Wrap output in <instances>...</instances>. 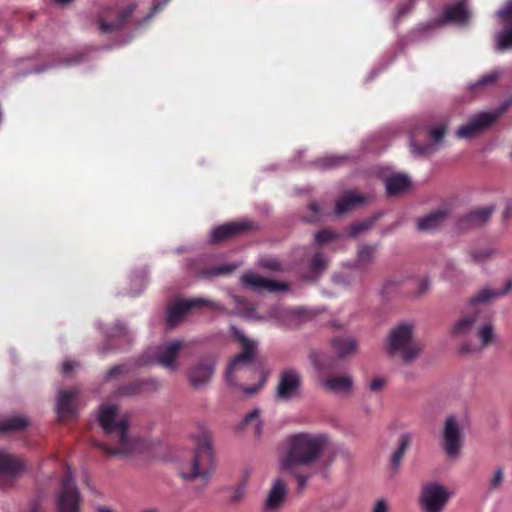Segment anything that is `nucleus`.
Instances as JSON below:
<instances>
[{
    "instance_id": "nucleus-1",
    "label": "nucleus",
    "mask_w": 512,
    "mask_h": 512,
    "mask_svg": "<svg viewBox=\"0 0 512 512\" xmlns=\"http://www.w3.org/2000/svg\"><path fill=\"white\" fill-rule=\"evenodd\" d=\"M329 439L324 434L297 433L289 436L285 450L279 460V469L297 481L302 492L308 481L317 474L316 463L328 446Z\"/></svg>"
},
{
    "instance_id": "nucleus-2",
    "label": "nucleus",
    "mask_w": 512,
    "mask_h": 512,
    "mask_svg": "<svg viewBox=\"0 0 512 512\" xmlns=\"http://www.w3.org/2000/svg\"><path fill=\"white\" fill-rule=\"evenodd\" d=\"M511 287L512 281L508 280L503 289L484 288L469 301L464 314L454 323L451 334L456 338L464 339L476 333L481 345L475 347L465 343L461 347L462 352L480 351L490 343L493 338V327L489 321V311L484 304L505 295Z\"/></svg>"
},
{
    "instance_id": "nucleus-3",
    "label": "nucleus",
    "mask_w": 512,
    "mask_h": 512,
    "mask_svg": "<svg viewBox=\"0 0 512 512\" xmlns=\"http://www.w3.org/2000/svg\"><path fill=\"white\" fill-rule=\"evenodd\" d=\"M98 422L105 435L113 443L104 444L98 441L93 445L108 455L129 456L137 449V442L129 437V420L118 413V407L112 404L101 405L98 411Z\"/></svg>"
},
{
    "instance_id": "nucleus-4",
    "label": "nucleus",
    "mask_w": 512,
    "mask_h": 512,
    "mask_svg": "<svg viewBox=\"0 0 512 512\" xmlns=\"http://www.w3.org/2000/svg\"><path fill=\"white\" fill-rule=\"evenodd\" d=\"M229 297L235 304V311H229L219 302H215L208 298L198 297L183 299L175 302L169 307L167 313V326L168 328H174L186 315V313L194 308H200L204 306L212 307L214 310L227 315L238 314L245 318L255 319V309L249 305V303L242 297L229 292Z\"/></svg>"
},
{
    "instance_id": "nucleus-5",
    "label": "nucleus",
    "mask_w": 512,
    "mask_h": 512,
    "mask_svg": "<svg viewBox=\"0 0 512 512\" xmlns=\"http://www.w3.org/2000/svg\"><path fill=\"white\" fill-rule=\"evenodd\" d=\"M215 470L212 444L207 432L197 437L193 456L179 466L180 476L185 481L197 482L202 488L207 485Z\"/></svg>"
},
{
    "instance_id": "nucleus-6",
    "label": "nucleus",
    "mask_w": 512,
    "mask_h": 512,
    "mask_svg": "<svg viewBox=\"0 0 512 512\" xmlns=\"http://www.w3.org/2000/svg\"><path fill=\"white\" fill-rule=\"evenodd\" d=\"M413 328L412 324L403 323L395 327L389 336V352L400 353L405 363L414 361L421 351L420 345L413 340Z\"/></svg>"
},
{
    "instance_id": "nucleus-7",
    "label": "nucleus",
    "mask_w": 512,
    "mask_h": 512,
    "mask_svg": "<svg viewBox=\"0 0 512 512\" xmlns=\"http://www.w3.org/2000/svg\"><path fill=\"white\" fill-rule=\"evenodd\" d=\"M183 344L180 340H173L159 345L154 350L145 351L136 361L138 367L160 365L169 371L178 369L177 358Z\"/></svg>"
},
{
    "instance_id": "nucleus-8",
    "label": "nucleus",
    "mask_w": 512,
    "mask_h": 512,
    "mask_svg": "<svg viewBox=\"0 0 512 512\" xmlns=\"http://www.w3.org/2000/svg\"><path fill=\"white\" fill-rule=\"evenodd\" d=\"M81 495L73 473L67 468L56 496L57 512H80Z\"/></svg>"
},
{
    "instance_id": "nucleus-9",
    "label": "nucleus",
    "mask_w": 512,
    "mask_h": 512,
    "mask_svg": "<svg viewBox=\"0 0 512 512\" xmlns=\"http://www.w3.org/2000/svg\"><path fill=\"white\" fill-rule=\"evenodd\" d=\"M511 105L510 101L504 102L499 108L489 111L480 112L473 115L469 121L459 127L456 132L458 138L471 139L484 129L491 126Z\"/></svg>"
},
{
    "instance_id": "nucleus-10",
    "label": "nucleus",
    "mask_w": 512,
    "mask_h": 512,
    "mask_svg": "<svg viewBox=\"0 0 512 512\" xmlns=\"http://www.w3.org/2000/svg\"><path fill=\"white\" fill-rule=\"evenodd\" d=\"M230 330L233 336L241 343L243 347V351L231 361L225 373V380L227 384L236 386V382L233 379V373L241 366L247 365L254 360L257 349V342L248 339L245 334L235 325H231Z\"/></svg>"
},
{
    "instance_id": "nucleus-11",
    "label": "nucleus",
    "mask_w": 512,
    "mask_h": 512,
    "mask_svg": "<svg viewBox=\"0 0 512 512\" xmlns=\"http://www.w3.org/2000/svg\"><path fill=\"white\" fill-rule=\"evenodd\" d=\"M136 8V4L130 3L125 7L107 6L98 14V26L102 33H111L123 27Z\"/></svg>"
},
{
    "instance_id": "nucleus-12",
    "label": "nucleus",
    "mask_w": 512,
    "mask_h": 512,
    "mask_svg": "<svg viewBox=\"0 0 512 512\" xmlns=\"http://www.w3.org/2000/svg\"><path fill=\"white\" fill-rule=\"evenodd\" d=\"M450 494L439 483L432 482L423 486L420 494V507L423 512H442Z\"/></svg>"
},
{
    "instance_id": "nucleus-13",
    "label": "nucleus",
    "mask_w": 512,
    "mask_h": 512,
    "mask_svg": "<svg viewBox=\"0 0 512 512\" xmlns=\"http://www.w3.org/2000/svg\"><path fill=\"white\" fill-rule=\"evenodd\" d=\"M301 385L302 377L299 371L293 368L284 369L279 374L275 397L282 401L292 400L298 396Z\"/></svg>"
},
{
    "instance_id": "nucleus-14",
    "label": "nucleus",
    "mask_w": 512,
    "mask_h": 512,
    "mask_svg": "<svg viewBox=\"0 0 512 512\" xmlns=\"http://www.w3.org/2000/svg\"><path fill=\"white\" fill-rule=\"evenodd\" d=\"M216 362L212 357L198 360L187 372L189 384L195 389H201L208 385L215 372Z\"/></svg>"
},
{
    "instance_id": "nucleus-15",
    "label": "nucleus",
    "mask_w": 512,
    "mask_h": 512,
    "mask_svg": "<svg viewBox=\"0 0 512 512\" xmlns=\"http://www.w3.org/2000/svg\"><path fill=\"white\" fill-rule=\"evenodd\" d=\"M243 288L256 293L287 291L289 286L267 279L256 272L248 271L240 278Z\"/></svg>"
},
{
    "instance_id": "nucleus-16",
    "label": "nucleus",
    "mask_w": 512,
    "mask_h": 512,
    "mask_svg": "<svg viewBox=\"0 0 512 512\" xmlns=\"http://www.w3.org/2000/svg\"><path fill=\"white\" fill-rule=\"evenodd\" d=\"M444 437V450L450 457H456L459 455L463 431L462 426L453 415L447 417L443 430Z\"/></svg>"
},
{
    "instance_id": "nucleus-17",
    "label": "nucleus",
    "mask_w": 512,
    "mask_h": 512,
    "mask_svg": "<svg viewBox=\"0 0 512 512\" xmlns=\"http://www.w3.org/2000/svg\"><path fill=\"white\" fill-rule=\"evenodd\" d=\"M287 495V484L282 478H276L268 492L264 504V512H277L283 505Z\"/></svg>"
},
{
    "instance_id": "nucleus-18",
    "label": "nucleus",
    "mask_w": 512,
    "mask_h": 512,
    "mask_svg": "<svg viewBox=\"0 0 512 512\" xmlns=\"http://www.w3.org/2000/svg\"><path fill=\"white\" fill-rule=\"evenodd\" d=\"M430 135L434 143H427L423 145L416 144L414 134L410 136V148L414 156H429L435 153L438 149L437 144L443 139L445 135V128L443 126L431 128Z\"/></svg>"
},
{
    "instance_id": "nucleus-19",
    "label": "nucleus",
    "mask_w": 512,
    "mask_h": 512,
    "mask_svg": "<svg viewBox=\"0 0 512 512\" xmlns=\"http://www.w3.org/2000/svg\"><path fill=\"white\" fill-rule=\"evenodd\" d=\"M78 394L77 389L59 392L57 396L56 410L59 418L70 419L77 416L74 399Z\"/></svg>"
},
{
    "instance_id": "nucleus-20",
    "label": "nucleus",
    "mask_w": 512,
    "mask_h": 512,
    "mask_svg": "<svg viewBox=\"0 0 512 512\" xmlns=\"http://www.w3.org/2000/svg\"><path fill=\"white\" fill-rule=\"evenodd\" d=\"M251 227V223L247 220L238 222H229L214 228L211 232V241L220 242L235 236Z\"/></svg>"
},
{
    "instance_id": "nucleus-21",
    "label": "nucleus",
    "mask_w": 512,
    "mask_h": 512,
    "mask_svg": "<svg viewBox=\"0 0 512 512\" xmlns=\"http://www.w3.org/2000/svg\"><path fill=\"white\" fill-rule=\"evenodd\" d=\"M25 463L22 459L0 451V476L12 478L25 470Z\"/></svg>"
},
{
    "instance_id": "nucleus-22",
    "label": "nucleus",
    "mask_w": 512,
    "mask_h": 512,
    "mask_svg": "<svg viewBox=\"0 0 512 512\" xmlns=\"http://www.w3.org/2000/svg\"><path fill=\"white\" fill-rule=\"evenodd\" d=\"M366 200V197H364L361 194H358L355 191H347L336 202L335 213L337 215H342L356 207L361 206L366 202Z\"/></svg>"
},
{
    "instance_id": "nucleus-23",
    "label": "nucleus",
    "mask_w": 512,
    "mask_h": 512,
    "mask_svg": "<svg viewBox=\"0 0 512 512\" xmlns=\"http://www.w3.org/2000/svg\"><path fill=\"white\" fill-rule=\"evenodd\" d=\"M321 386L335 394L348 393L353 388V379L350 375L329 377L321 381Z\"/></svg>"
},
{
    "instance_id": "nucleus-24",
    "label": "nucleus",
    "mask_w": 512,
    "mask_h": 512,
    "mask_svg": "<svg viewBox=\"0 0 512 512\" xmlns=\"http://www.w3.org/2000/svg\"><path fill=\"white\" fill-rule=\"evenodd\" d=\"M161 386V382L156 378L137 380L120 389L122 395H135L143 391H156Z\"/></svg>"
},
{
    "instance_id": "nucleus-25",
    "label": "nucleus",
    "mask_w": 512,
    "mask_h": 512,
    "mask_svg": "<svg viewBox=\"0 0 512 512\" xmlns=\"http://www.w3.org/2000/svg\"><path fill=\"white\" fill-rule=\"evenodd\" d=\"M446 217L447 211L445 209L434 211L417 220V229L423 232L433 231L441 226Z\"/></svg>"
},
{
    "instance_id": "nucleus-26",
    "label": "nucleus",
    "mask_w": 512,
    "mask_h": 512,
    "mask_svg": "<svg viewBox=\"0 0 512 512\" xmlns=\"http://www.w3.org/2000/svg\"><path fill=\"white\" fill-rule=\"evenodd\" d=\"M331 345L339 358L350 355L358 347L356 339L350 336L333 337L331 339Z\"/></svg>"
},
{
    "instance_id": "nucleus-27",
    "label": "nucleus",
    "mask_w": 512,
    "mask_h": 512,
    "mask_svg": "<svg viewBox=\"0 0 512 512\" xmlns=\"http://www.w3.org/2000/svg\"><path fill=\"white\" fill-rule=\"evenodd\" d=\"M469 12L464 2L448 6L444 11V21L465 24L469 19Z\"/></svg>"
},
{
    "instance_id": "nucleus-28",
    "label": "nucleus",
    "mask_w": 512,
    "mask_h": 512,
    "mask_svg": "<svg viewBox=\"0 0 512 512\" xmlns=\"http://www.w3.org/2000/svg\"><path fill=\"white\" fill-rule=\"evenodd\" d=\"M409 185L410 179L404 174H392L385 179V187L389 196L405 191Z\"/></svg>"
},
{
    "instance_id": "nucleus-29",
    "label": "nucleus",
    "mask_w": 512,
    "mask_h": 512,
    "mask_svg": "<svg viewBox=\"0 0 512 512\" xmlns=\"http://www.w3.org/2000/svg\"><path fill=\"white\" fill-rule=\"evenodd\" d=\"M494 210V205L477 208L467 214L465 221L472 226H480L489 220Z\"/></svg>"
},
{
    "instance_id": "nucleus-30",
    "label": "nucleus",
    "mask_w": 512,
    "mask_h": 512,
    "mask_svg": "<svg viewBox=\"0 0 512 512\" xmlns=\"http://www.w3.org/2000/svg\"><path fill=\"white\" fill-rule=\"evenodd\" d=\"M411 442V434L410 433H403L400 436L398 448L392 453L390 463L391 468L394 471H397L400 467L401 460L403 458V455L405 453V450L409 446Z\"/></svg>"
},
{
    "instance_id": "nucleus-31",
    "label": "nucleus",
    "mask_w": 512,
    "mask_h": 512,
    "mask_svg": "<svg viewBox=\"0 0 512 512\" xmlns=\"http://www.w3.org/2000/svg\"><path fill=\"white\" fill-rule=\"evenodd\" d=\"M495 49L504 52L512 49V27L500 31L495 36Z\"/></svg>"
},
{
    "instance_id": "nucleus-32",
    "label": "nucleus",
    "mask_w": 512,
    "mask_h": 512,
    "mask_svg": "<svg viewBox=\"0 0 512 512\" xmlns=\"http://www.w3.org/2000/svg\"><path fill=\"white\" fill-rule=\"evenodd\" d=\"M28 420L24 416H12L0 421V432L15 431L26 427Z\"/></svg>"
},
{
    "instance_id": "nucleus-33",
    "label": "nucleus",
    "mask_w": 512,
    "mask_h": 512,
    "mask_svg": "<svg viewBox=\"0 0 512 512\" xmlns=\"http://www.w3.org/2000/svg\"><path fill=\"white\" fill-rule=\"evenodd\" d=\"M237 268V264L230 263L225 265H219L213 268L205 269L199 272V275L203 278H213L224 274H229Z\"/></svg>"
},
{
    "instance_id": "nucleus-34",
    "label": "nucleus",
    "mask_w": 512,
    "mask_h": 512,
    "mask_svg": "<svg viewBox=\"0 0 512 512\" xmlns=\"http://www.w3.org/2000/svg\"><path fill=\"white\" fill-rule=\"evenodd\" d=\"M260 409L254 408L250 413H248L243 419V426H247L252 422H255L253 426V433L255 436L260 437L263 433V423L259 418Z\"/></svg>"
},
{
    "instance_id": "nucleus-35",
    "label": "nucleus",
    "mask_w": 512,
    "mask_h": 512,
    "mask_svg": "<svg viewBox=\"0 0 512 512\" xmlns=\"http://www.w3.org/2000/svg\"><path fill=\"white\" fill-rule=\"evenodd\" d=\"M500 73L498 71H491L482 77H480L476 82L471 83L469 85L470 91H476L479 88L492 85L499 78Z\"/></svg>"
},
{
    "instance_id": "nucleus-36",
    "label": "nucleus",
    "mask_w": 512,
    "mask_h": 512,
    "mask_svg": "<svg viewBox=\"0 0 512 512\" xmlns=\"http://www.w3.org/2000/svg\"><path fill=\"white\" fill-rule=\"evenodd\" d=\"M347 159L346 156H325L315 161V165L320 169H332L338 167Z\"/></svg>"
},
{
    "instance_id": "nucleus-37",
    "label": "nucleus",
    "mask_w": 512,
    "mask_h": 512,
    "mask_svg": "<svg viewBox=\"0 0 512 512\" xmlns=\"http://www.w3.org/2000/svg\"><path fill=\"white\" fill-rule=\"evenodd\" d=\"M257 265L260 268L272 271V272H278L282 269V264L279 261V259L271 256H263L259 258Z\"/></svg>"
},
{
    "instance_id": "nucleus-38",
    "label": "nucleus",
    "mask_w": 512,
    "mask_h": 512,
    "mask_svg": "<svg viewBox=\"0 0 512 512\" xmlns=\"http://www.w3.org/2000/svg\"><path fill=\"white\" fill-rule=\"evenodd\" d=\"M328 266V259L322 253L313 255L310 262V270L315 274L322 273Z\"/></svg>"
},
{
    "instance_id": "nucleus-39",
    "label": "nucleus",
    "mask_w": 512,
    "mask_h": 512,
    "mask_svg": "<svg viewBox=\"0 0 512 512\" xmlns=\"http://www.w3.org/2000/svg\"><path fill=\"white\" fill-rule=\"evenodd\" d=\"M375 252H376L375 246L365 245V246L360 247L357 252L356 265H364V264L369 263L372 260Z\"/></svg>"
},
{
    "instance_id": "nucleus-40",
    "label": "nucleus",
    "mask_w": 512,
    "mask_h": 512,
    "mask_svg": "<svg viewBox=\"0 0 512 512\" xmlns=\"http://www.w3.org/2000/svg\"><path fill=\"white\" fill-rule=\"evenodd\" d=\"M131 285L135 286V288H130L127 291V295L129 296H138L145 287V275L143 274H135L130 276Z\"/></svg>"
},
{
    "instance_id": "nucleus-41",
    "label": "nucleus",
    "mask_w": 512,
    "mask_h": 512,
    "mask_svg": "<svg viewBox=\"0 0 512 512\" xmlns=\"http://www.w3.org/2000/svg\"><path fill=\"white\" fill-rule=\"evenodd\" d=\"M496 15L501 18L506 24L512 23V0L496 12Z\"/></svg>"
},
{
    "instance_id": "nucleus-42",
    "label": "nucleus",
    "mask_w": 512,
    "mask_h": 512,
    "mask_svg": "<svg viewBox=\"0 0 512 512\" xmlns=\"http://www.w3.org/2000/svg\"><path fill=\"white\" fill-rule=\"evenodd\" d=\"M371 226L372 222L369 221L354 223L350 226L349 234L352 237H356L359 234L369 230Z\"/></svg>"
},
{
    "instance_id": "nucleus-43",
    "label": "nucleus",
    "mask_w": 512,
    "mask_h": 512,
    "mask_svg": "<svg viewBox=\"0 0 512 512\" xmlns=\"http://www.w3.org/2000/svg\"><path fill=\"white\" fill-rule=\"evenodd\" d=\"M336 238V235L328 230H321L315 234V242L318 244L328 243Z\"/></svg>"
},
{
    "instance_id": "nucleus-44",
    "label": "nucleus",
    "mask_w": 512,
    "mask_h": 512,
    "mask_svg": "<svg viewBox=\"0 0 512 512\" xmlns=\"http://www.w3.org/2000/svg\"><path fill=\"white\" fill-rule=\"evenodd\" d=\"M492 255L491 250H483V251H471L470 257L471 260L475 263L485 262Z\"/></svg>"
},
{
    "instance_id": "nucleus-45",
    "label": "nucleus",
    "mask_w": 512,
    "mask_h": 512,
    "mask_svg": "<svg viewBox=\"0 0 512 512\" xmlns=\"http://www.w3.org/2000/svg\"><path fill=\"white\" fill-rule=\"evenodd\" d=\"M503 482V470L501 468L496 469L493 478L490 481V490L498 489Z\"/></svg>"
},
{
    "instance_id": "nucleus-46",
    "label": "nucleus",
    "mask_w": 512,
    "mask_h": 512,
    "mask_svg": "<svg viewBox=\"0 0 512 512\" xmlns=\"http://www.w3.org/2000/svg\"><path fill=\"white\" fill-rule=\"evenodd\" d=\"M415 0H409L406 4L400 6L397 11L395 21H398L401 17L405 16L414 6Z\"/></svg>"
},
{
    "instance_id": "nucleus-47",
    "label": "nucleus",
    "mask_w": 512,
    "mask_h": 512,
    "mask_svg": "<svg viewBox=\"0 0 512 512\" xmlns=\"http://www.w3.org/2000/svg\"><path fill=\"white\" fill-rule=\"evenodd\" d=\"M389 510V503L385 499H378L374 503L371 512H389Z\"/></svg>"
},
{
    "instance_id": "nucleus-48",
    "label": "nucleus",
    "mask_w": 512,
    "mask_h": 512,
    "mask_svg": "<svg viewBox=\"0 0 512 512\" xmlns=\"http://www.w3.org/2000/svg\"><path fill=\"white\" fill-rule=\"evenodd\" d=\"M245 484L237 486L230 495V501L238 502L244 497Z\"/></svg>"
},
{
    "instance_id": "nucleus-49",
    "label": "nucleus",
    "mask_w": 512,
    "mask_h": 512,
    "mask_svg": "<svg viewBox=\"0 0 512 512\" xmlns=\"http://www.w3.org/2000/svg\"><path fill=\"white\" fill-rule=\"evenodd\" d=\"M127 370L125 365H116L112 367L105 375L106 380H110L116 377L118 374L123 373Z\"/></svg>"
},
{
    "instance_id": "nucleus-50",
    "label": "nucleus",
    "mask_w": 512,
    "mask_h": 512,
    "mask_svg": "<svg viewBox=\"0 0 512 512\" xmlns=\"http://www.w3.org/2000/svg\"><path fill=\"white\" fill-rule=\"evenodd\" d=\"M309 209L313 212V215L308 218H305V221H307V222L317 221L319 219V215H320L319 205L317 203H311L309 206Z\"/></svg>"
},
{
    "instance_id": "nucleus-51",
    "label": "nucleus",
    "mask_w": 512,
    "mask_h": 512,
    "mask_svg": "<svg viewBox=\"0 0 512 512\" xmlns=\"http://www.w3.org/2000/svg\"><path fill=\"white\" fill-rule=\"evenodd\" d=\"M385 386V381L382 378H374L369 384V390L373 392L380 391Z\"/></svg>"
},
{
    "instance_id": "nucleus-52",
    "label": "nucleus",
    "mask_w": 512,
    "mask_h": 512,
    "mask_svg": "<svg viewBox=\"0 0 512 512\" xmlns=\"http://www.w3.org/2000/svg\"><path fill=\"white\" fill-rule=\"evenodd\" d=\"M124 332H125L124 325H122L121 323L117 322V323H115L114 328L110 332H106V335L108 337H116V336H120Z\"/></svg>"
},
{
    "instance_id": "nucleus-53",
    "label": "nucleus",
    "mask_w": 512,
    "mask_h": 512,
    "mask_svg": "<svg viewBox=\"0 0 512 512\" xmlns=\"http://www.w3.org/2000/svg\"><path fill=\"white\" fill-rule=\"evenodd\" d=\"M333 282L336 284V285H339V286H343V287H346L350 284V280L344 276L343 274H335L333 276Z\"/></svg>"
},
{
    "instance_id": "nucleus-54",
    "label": "nucleus",
    "mask_w": 512,
    "mask_h": 512,
    "mask_svg": "<svg viewBox=\"0 0 512 512\" xmlns=\"http://www.w3.org/2000/svg\"><path fill=\"white\" fill-rule=\"evenodd\" d=\"M76 367V363L72 360H65L62 365V373L68 375Z\"/></svg>"
},
{
    "instance_id": "nucleus-55",
    "label": "nucleus",
    "mask_w": 512,
    "mask_h": 512,
    "mask_svg": "<svg viewBox=\"0 0 512 512\" xmlns=\"http://www.w3.org/2000/svg\"><path fill=\"white\" fill-rule=\"evenodd\" d=\"M429 286H430V280L428 278H423L419 284V292L420 293L426 292L429 289Z\"/></svg>"
},
{
    "instance_id": "nucleus-56",
    "label": "nucleus",
    "mask_w": 512,
    "mask_h": 512,
    "mask_svg": "<svg viewBox=\"0 0 512 512\" xmlns=\"http://www.w3.org/2000/svg\"><path fill=\"white\" fill-rule=\"evenodd\" d=\"M162 8V4L154 1V6L151 12L146 16L145 20L150 19L155 13H157Z\"/></svg>"
},
{
    "instance_id": "nucleus-57",
    "label": "nucleus",
    "mask_w": 512,
    "mask_h": 512,
    "mask_svg": "<svg viewBox=\"0 0 512 512\" xmlns=\"http://www.w3.org/2000/svg\"><path fill=\"white\" fill-rule=\"evenodd\" d=\"M380 70H382V68L373 69L369 73V75L367 77V81H370V80L374 79L376 77V75L380 72Z\"/></svg>"
},
{
    "instance_id": "nucleus-58",
    "label": "nucleus",
    "mask_w": 512,
    "mask_h": 512,
    "mask_svg": "<svg viewBox=\"0 0 512 512\" xmlns=\"http://www.w3.org/2000/svg\"><path fill=\"white\" fill-rule=\"evenodd\" d=\"M257 390H258V387H248V388H245L243 391L247 395H253L257 392Z\"/></svg>"
},
{
    "instance_id": "nucleus-59",
    "label": "nucleus",
    "mask_w": 512,
    "mask_h": 512,
    "mask_svg": "<svg viewBox=\"0 0 512 512\" xmlns=\"http://www.w3.org/2000/svg\"><path fill=\"white\" fill-rule=\"evenodd\" d=\"M46 69H47V66H41V67H38V68L34 69L33 71H29L28 73H40V72H43Z\"/></svg>"
},
{
    "instance_id": "nucleus-60",
    "label": "nucleus",
    "mask_w": 512,
    "mask_h": 512,
    "mask_svg": "<svg viewBox=\"0 0 512 512\" xmlns=\"http://www.w3.org/2000/svg\"><path fill=\"white\" fill-rule=\"evenodd\" d=\"M98 512H112L111 509L105 506L98 507Z\"/></svg>"
},
{
    "instance_id": "nucleus-61",
    "label": "nucleus",
    "mask_w": 512,
    "mask_h": 512,
    "mask_svg": "<svg viewBox=\"0 0 512 512\" xmlns=\"http://www.w3.org/2000/svg\"><path fill=\"white\" fill-rule=\"evenodd\" d=\"M142 512H157V510L156 509H146V510H144Z\"/></svg>"
}]
</instances>
